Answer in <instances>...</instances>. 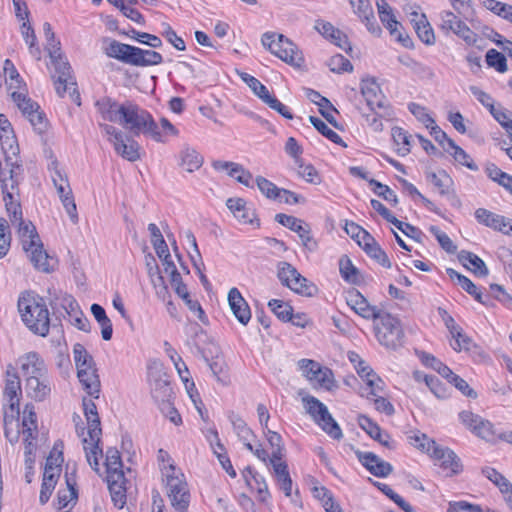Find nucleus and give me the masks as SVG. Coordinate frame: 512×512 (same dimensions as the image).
<instances>
[{
  "mask_svg": "<svg viewBox=\"0 0 512 512\" xmlns=\"http://www.w3.org/2000/svg\"><path fill=\"white\" fill-rule=\"evenodd\" d=\"M26 252L29 253L30 260L37 269L44 272L49 271V256L43 249V245L40 243V241L36 242L33 248L31 247L29 251Z\"/></svg>",
  "mask_w": 512,
  "mask_h": 512,
  "instance_id": "nucleus-44",
  "label": "nucleus"
},
{
  "mask_svg": "<svg viewBox=\"0 0 512 512\" xmlns=\"http://www.w3.org/2000/svg\"><path fill=\"white\" fill-rule=\"evenodd\" d=\"M309 121L317 131H319L323 136L328 138L330 141H332L335 144L346 147V144L343 142L342 138L335 131L330 129L324 121L315 116H310Z\"/></svg>",
  "mask_w": 512,
  "mask_h": 512,
  "instance_id": "nucleus-53",
  "label": "nucleus"
},
{
  "mask_svg": "<svg viewBox=\"0 0 512 512\" xmlns=\"http://www.w3.org/2000/svg\"><path fill=\"white\" fill-rule=\"evenodd\" d=\"M484 98L488 95L482 92V104L485 105L493 118L506 129L509 136H512V113L500 104L485 103Z\"/></svg>",
  "mask_w": 512,
  "mask_h": 512,
  "instance_id": "nucleus-33",
  "label": "nucleus"
},
{
  "mask_svg": "<svg viewBox=\"0 0 512 512\" xmlns=\"http://www.w3.org/2000/svg\"><path fill=\"white\" fill-rule=\"evenodd\" d=\"M392 137L395 144L399 147L398 153L402 156L407 155L411 149V136L403 128H392Z\"/></svg>",
  "mask_w": 512,
  "mask_h": 512,
  "instance_id": "nucleus-52",
  "label": "nucleus"
},
{
  "mask_svg": "<svg viewBox=\"0 0 512 512\" xmlns=\"http://www.w3.org/2000/svg\"><path fill=\"white\" fill-rule=\"evenodd\" d=\"M262 45L282 61L296 67H300L304 58L296 44L283 34L266 32L261 38Z\"/></svg>",
  "mask_w": 512,
  "mask_h": 512,
  "instance_id": "nucleus-5",
  "label": "nucleus"
},
{
  "mask_svg": "<svg viewBox=\"0 0 512 512\" xmlns=\"http://www.w3.org/2000/svg\"><path fill=\"white\" fill-rule=\"evenodd\" d=\"M508 432H502L498 430L491 422L482 420V439L490 442L496 443L498 440H503L506 442V435Z\"/></svg>",
  "mask_w": 512,
  "mask_h": 512,
  "instance_id": "nucleus-57",
  "label": "nucleus"
},
{
  "mask_svg": "<svg viewBox=\"0 0 512 512\" xmlns=\"http://www.w3.org/2000/svg\"><path fill=\"white\" fill-rule=\"evenodd\" d=\"M275 220L279 224L294 231V233H297L302 241V244L308 250L313 251L316 249V242L313 240L307 227L302 225V220L284 213L276 214Z\"/></svg>",
  "mask_w": 512,
  "mask_h": 512,
  "instance_id": "nucleus-18",
  "label": "nucleus"
},
{
  "mask_svg": "<svg viewBox=\"0 0 512 512\" xmlns=\"http://www.w3.org/2000/svg\"><path fill=\"white\" fill-rule=\"evenodd\" d=\"M359 426L374 440L378 441L381 445L393 449L394 442L388 433L383 432L379 425L373 422L369 417L365 415L358 416Z\"/></svg>",
  "mask_w": 512,
  "mask_h": 512,
  "instance_id": "nucleus-24",
  "label": "nucleus"
},
{
  "mask_svg": "<svg viewBox=\"0 0 512 512\" xmlns=\"http://www.w3.org/2000/svg\"><path fill=\"white\" fill-rule=\"evenodd\" d=\"M163 62V56L153 50H145L139 47L134 48L132 66L146 67L159 65Z\"/></svg>",
  "mask_w": 512,
  "mask_h": 512,
  "instance_id": "nucleus-37",
  "label": "nucleus"
},
{
  "mask_svg": "<svg viewBox=\"0 0 512 512\" xmlns=\"http://www.w3.org/2000/svg\"><path fill=\"white\" fill-rule=\"evenodd\" d=\"M271 311L283 322H289L293 308L286 302L279 299H272L268 302Z\"/></svg>",
  "mask_w": 512,
  "mask_h": 512,
  "instance_id": "nucleus-55",
  "label": "nucleus"
},
{
  "mask_svg": "<svg viewBox=\"0 0 512 512\" xmlns=\"http://www.w3.org/2000/svg\"><path fill=\"white\" fill-rule=\"evenodd\" d=\"M361 93L366 100L368 107L374 111L383 110L381 117H391L392 111L385 95L375 78L369 77L361 81Z\"/></svg>",
  "mask_w": 512,
  "mask_h": 512,
  "instance_id": "nucleus-11",
  "label": "nucleus"
},
{
  "mask_svg": "<svg viewBox=\"0 0 512 512\" xmlns=\"http://www.w3.org/2000/svg\"><path fill=\"white\" fill-rule=\"evenodd\" d=\"M66 486L67 487L65 489H60L57 493V504L59 509L67 507L77 498L74 480L66 477Z\"/></svg>",
  "mask_w": 512,
  "mask_h": 512,
  "instance_id": "nucleus-51",
  "label": "nucleus"
},
{
  "mask_svg": "<svg viewBox=\"0 0 512 512\" xmlns=\"http://www.w3.org/2000/svg\"><path fill=\"white\" fill-rule=\"evenodd\" d=\"M99 126L119 156L130 162L140 159V145L138 142L113 125L99 124Z\"/></svg>",
  "mask_w": 512,
  "mask_h": 512,
  "instance_id": "nucleus-8",
  "label": "nucleus"
},
{
  "mask_svg": "<svg viewBox=\"0 0 512 512\" xmlns=\"http://www.w3.org/2000/svg\"><path fill=\"white\" fill-rule=\"evenodd\" d=\"M20 31L25 43L28 45L30 54L39 60L41 57V50L37 44V37L30 21L21 23Z\"/></svg>",
  "mask_w": 512,
  "mask_h": 512,
  "instance_id": "nucleus-43",
  "label": "nucleus"
},
{
  "mask_svg": "<svg viewBox=\"0 0 512 512\" xmlns=\"http://www.w3.org/2000/svg\"><path fill=\"white\" fill-rule=\"evenodd\" d=\"M277 276L282 285L300 295L311 297L317 292V287L288 262H279Z\"/></svg>",
  "mask_w": 512,
  "mask_h": 512,
  "instance_id": "nucleus-9",
  "label": "nucleus"
},
{
  "mask_svg": "<svg viewBox=\"0 0 512 512\" xmlns=\"http://www.w3.org/2000/svg\"><path fill=\"white\" fill-rule=\"evenodd\" d=\"M63 307L66 312L72 317V324L79 330L88 332L90 330L89 320L79 310V305L72 296L63 298Z\"/></svg>",
  "mask_w": 512,
  "mask_h": 512,
  "instance_id": "nucleus-32",
  "label": "nucleus"
},
{
  "mask_svg": "<svg viewBox=\"0 0 512 512\" xmlns=\"http://www.w3.org/2000/svg\"><path fill=\"white\" fill-rule=\"evenodd\" d=\"M347 305L359 316L366 320H377L381 310L371 305L368 300L358 291L351 290L347 293Z\"/></svg>",
  "mask_w": 512,
  "mask_h": 512,
  "instance_id": "nucleus-16",
  "label": "nucleus"
},
{
  "mask_svg": "<svg viewBox=\"0 0 512 512\" xmlns=\"http://www.w3.org/2000/svg\"><path fill=\"white\" fill-rule=\"evenodd\" d=\"M50 169L52 170L51 179L57 190L59 198L70 195L72 193V189L69 185L68 178L58 169V162L56 160L52 161Z\"/></svg>",
  "mask_w": 512,
  "mask_h": 512,
  "instance_id": "nucleus-39",
  "label": "nucleus"
},
{
  "mask_svg": "<svg viewBox=\"0 0 512 512\" xmlns=\"http://www.w3.org/2000/svg\"><path fill=\"white\" fill-rule=\"evenodd\" d=\"M459 419L475 436L480 437V422L477 414L464 410L459 413Z\"/></svg>",
  "mask_w": 512,
  "mask_h": 512,
  "instance_id": "nucleus-61",
  "label": "nucleus"
},
{
  "mask_svg": "<svg viewBox=\"0 0 512 512\" xmlns=\"http://www.w3.org/2000/svg\"><path fill=\"white\" fill-rule=\"evenodd\" d=\"M433 447L430 456L434 458L445 477H452L462 472L463 466L460 458L449 448L439 446L437 443H430Z\"/></svg>",
  "mask_w": 512,
  "mask_h": 512,
  "instance_id": "nucleus-12",
  "label": "nucleus"
},
{
  "mask_svg": "<svg viewBox=\"0 0 512 512\" xmlns=\"http://www.w3.org/2000/svg\"><path fill=\"white\" fill-rule=\"evenodd\" d=\"M274 475L280 489L286 497H291L293 482L288 471V465H277Z\"/></svg>",
  "mask_w": 512,
  "mask_h": 512,
  "instance_id": "nucleus-48",
  "label": "nucleus"
},
{
  "mask_svg": "<svg viewBox=\"0 0 512 512\" xmlns=\"http://www.w3.org/2000/svg\"><path fill=\"white\" fill-rule=\"evenodd\" d=\"M482 223L495 231L502 232L505 235H511L512 231H510V227L512 220L502 215L482 209Z\"/></svg>",
  "mask_w": 512,
  "mask_h": 512,
  "instance_id": "nucleus-36",
  "label": "nucleus"
},
{
  "mask_svg": "<svg viewBox=\"0 0 512 512\" xmlns=\"http://www.w3.org/2000/svg\"><path fill=\"white\" fill-rule=\"evenodd\" d=\"M446 273L453 282L461 286V288L473 296L476 301L480 302V292L478 291L476 285L469 278L458 273L452 268H447Z\"/></svg>",
  "mask_w": 512,
  "mask_h": 512,
  "instance_id": "nucleus-42",
  "label": "nucleus"
},
{
  "mask_svg": "<svg viewBox=\"0 0 512 512\" xmlns=\"http://www.w3.org/2000/svg\"><path fill=\"white\" fill-rule=\"evenodd\" d=\"M328 66L334 73L352 72V63L341 54H336L328 60Z\"/></svg>",
  "mask_w": 512,
  "mask_h": 512,
  "instance_id": "nucleus-60",
  "label": "nucleus"
},
{
  "mask_svg": "<svg viewBox=\"0 0 512 512\" xmlns=\"http://www.w3.org/2000/svg\"><path fill=\"white\" fill-rule=\"evenodd\" d=\"M141 134L150 137L155 142L166 143L169 136H178L179 131L167 118H161L158 124L149 113Z\"/></svg>",
  "mask_w": 512,
  "mask_h": 512,
  "instance_id": "nucleus-14",
  "label": "nucleus"
},
{
  "mask_svg": "<svg viewBox=\"0 0 512 512\" xmlns=\"http://www.w3.org/2000/svg\"><path fill=\"white\" fill-rule=\"evenodd\" d=\"M313 421L318 426H320L321 429L331 438L335 440H340L343 438V433L340 426L332 417L327 407L322 409L321 413L316 417V419H313Z\"/></svg>",
  "mask_w": 512,
  "mask_h": 512,
  "instance_id": "nucleus-34",
  "label": "nucleus"
},
{
  "mask_svg": "<svg viewBox=\"0 0 512 512\" xmlns=\"http://www.w3.org/2000/svg\"><path fill=\"white\" fill-rule=\"evenodd\" d=\"M351 4L354 12L365 24L368 31L373 35L379 36L381 34V28L376 21L371 2H357V4L355 2H351Z\"/></svg>",
  "mask_w": 512,
  "mask_h": 512,
  "instance_id": "nucleus-25",
  "label": "nucleus"
},
{
  "mask_svg": "<svg viewBox=\"0 0 512 512\" xmlns=\"http://www.w3.org/2000/svg\"><path fill=\"white\" fill-rule=\"evenodd\" d=\"M50 58L54 67L52 78L54 79L57 94L60 97H64L65 93L68 92L71 99L80 105V95L77 91L76 81L71 76V66L61 56L60 51L55 54V57Z\"/></svg>",
  "mask_w": 512,
  "mask_h": 512,
  "instance_id": "nucleus-7",
  "label": "nucleus"
},
{
  "mask_svg": "<svg viewBox=\"0 0 512 512\" xmlns=\"http://www.w3.org/2000/svg\"><path fill=\"white\" fill-rule=\"evenodd\" d=\"M83 409L88 425V438L85 437L82 440L83 449L90 467L95 472H99V458L103 457V450L99 446L102 434L100 418L97 413L96 405L91 399H83Z\"/></svg>",
  "mask_w": 512,
  "mask_h": 512,
  "instance_id": "nucleus-3",
  "label": "nucleus"
},
{
  "mask_svg": "<svg viewBox=\"0 0 512 512\" xmlns=\"http://www.w3.org/2000/svg\"><path fill=\"white\" fill-rule=\"evenodd\" d=\"M377 320L379 322L376 324L375 330L379 343L392 350L401 347L403 345L404 332L399 319L390 313L381 311Z\"/></svg>",
  "mask_w": 512,
  "mask_h": 512,
  "instance_id": "nucleus-6",
  "label": "nucleus"
},
{
  "mask_svg": "<svg viewBox=\"0 0 512 512\" xmlns=\"http://www.w3.org/2000/svg\"><path fill=\"white\" fill-rule=\"evenodd\" d=\"M215 170L227 171L230 177L236 179L237 182L246 187H251L252 174L246 170L241 164L229 161L217 160L212 163Z\"/></svg>",
  "mask_w": 512,
  "mask_h": 512,
  "instance_id": "nucleus-22",
  "label": "nucleus"
},
{
  "mask_svg": "<svg viewBox=\"0 0 512 512\" xmlns=\"http://www.w3.org/2000/svg\"><path fill=\"white\" fill-rule=\"evenodd\" d=\"M256 184L261 193L269 199L276 200L281 197V188L263 176L256 177Z\"/></svg>",
  "mask_w": 512,
  "mask_h": 512,
  "instance_id": "nucleus-56",
  "label": "nucleus"
},
{
  "mask_svg": "<svg viewBox=\"0 0 512 512\" xmlns=\"http://www.w3.org/2000/svg\"><path fill=\"white\" fill-rule=\"evenodd\" d=\"M424 381L431 392L439 399L449 397L448 388L434 375H425Z\"/></svg>",
  "mask_w": 512,
  "mask_h": 512,
  "instance_id": "nucleus-59",
  "label": "nucleus"
},
{
  "mask_svg": "<svg viewBox=\"0 0 512 512\" xmlns=\"http://www.w3.org/2000/svg\"><path fill=\"white\" fill-rule=\"evenodd\" d=\"M355 368L359 376L366 382L367 397L376 396L377 392L382 390L383 381L377 376V374L370 368V366L362 359H359Z\"/></svg>",
  "mask_w": 512,
  "mask_h": 512,
  "instance_id": "nucleus-26",
  "label": "nucleus"
},
{
  "mask_svg": "<svg viewBox=\"0 0 512 512\" xmlns=\"http://www.w3.org/2000/svg\"><path fill=\"white\" fill-rule=\"evenodd\" d=\"M241 79L252 89L262 101L270 94L269 90L257 78L247 73L241 74Z\"/></svg>",
  "mask_w": 512,
  "mask_h": 512,
  "instance_id": "nucleus-62",
  "label": "nucleus"
},
{
  "mask_svg": "<svg viewBox=\"0 0 512 512\" xmlns=\"http://www.w3.org/2000/svg\"><path fill=\"white\" fill-rule=\"evenodd\" d=\"M14 190H17V181L13 179L12 176H10L9 179L2 177L3 200L9 214L10 222L13 226L18 228V234L23 249L29 251L36 242L40 241V238L32 222H25L23 220L20 204L14 198Z\"/></svg>",
  "mask_w": 512,
  "mask_h": 512,
  "instance_id": "nucleus-1",
  "label": "nucleus"
},
{
  "mask_svg": "<svg viewBox=\"0 0 512 512\" xmlns=\"http://www.w3.org/2000/svg\"><path fill=\"white\" fill-rule=\"evenodd\" d=\"M21 396V383L19 376L12 366H9L6 372V384L4 389V398L11 411L19 409Z\"/></svg>",
  "mask_w": 512,
  "mask_h": 512,
  "instance_id": "nucleus-20",
  "label": "nucleus"
},
{
  "mask_svg": "<svg viewBox=\"0 0 512 512\" xmlns=\"http://www.w3.org/2000/svg\"><path fill=\"white\" fill-rule=\"evenodd\" d=\"M376 4L381 22L389 30L390 34H395L401 23L396 20L392 8L388 2H376Z\"/></svg>",
  "mask_w": 512,
  "mask_h": 512,
  "instance_id": "nucleus-41",
  "label": "nucleus"
},
{
  "mask_svg": "<svg viewBox=\"0 0 512 512\" xmlns=\"http://www.w3.org/2000/svg\"><path fill=\"white\" fill-rule=\"evenodd\" d=\"M52 459L53 454L51 453L46 460L42 481L56 484L61 473V463L63 462L62 452H59L57 458H55V466H52Z\"/></svg>",
  "mask_w": 512,
  "mask_h": 512,
  "instance_id": "nucleus-45",
  "label": "nucleus"
},
{
  "mask_svg": "<svg viewBox=\"0 0 512 512\" xmlns=\"http://www.w3.org/2000/svg\"><path fill=\"white\" fill-rule=\"evenodd\" d=\"M355 455L358 461L376 477L385 478L393 471V467L389 462L384 461L373 452L357 450Z\"/></svg>",
  "mask_w": 512,
  "mask_h": 512,
  "instance_id": "nucleus-17",
  "label": "nucleus"
},
{
  "mask_svg": "<svg viewBox=\"0 0 512 512\" xmlns=\"http://www.w3.org/2000/svg\"><path fill=\"white\" fill-rule=\"evenodd\" d=\"M74 360L77 370L93 365L94 361L91 355L88 354L83 345L77 343L73 348Z\"/></svg>",
  "mask_w": 512,
  "mask_h": 512,
  "instance_id": "nucleus-64",
  "label": "nucleus"
},
{
  "mask_svg": "<svg viewBox=\"0 0 512 512\" xmlns=\"http://www.w3.org/2000/svg\"><path fill=\"white\" fill-rule=\"evenodd\" d=\"M423 363L426 366L431 367L435 371H437L443 378L449 379L453 375V371L436 357L430 354H425L423 357Z\"/></svg>",
  "mask_w": 512,
  "mask_h": 512,
  "instance_id": "nucleus-63",
  "label": "nucleus"
},
{
  "mask_svg": "<svg viewBox=\"0 0 512 512\" xmlns=\"http://www.w3.org/2000/svg\"><path fill=\"white\" fill-rule=\"evenodd\" d=\"M13 101L27 118L34 116L35 112L40 109L39 105L27 98L25 94L17 91L11 93Z\"/></svg>",
  "mask_w": 512,
  "mask_h": 512,
  "instance_id": "nucleus-47",
  "label": "nucleus"
},
{
  "mask_svg": "<svg viewBox=\"0 0 512 512\" xmlns=\"http://www.w3.org/2000/svg\"><path fill=\"white\" fill-rule=\"evenodd\" d=\"M96 107L104 120L119 124L125 103L119 104L109 97H104L96 102Z\"/></svg>",
  "mask_w": 512,
  "mask_h": 512,
  "instance_id": "nucleus-29",
  "label": "nucleus"
},
{
  "mask_svg": "<svg viewBox=\"0 0 512 512\" xmlns=\"http://www.w3.org/2000/svg\"><path fill=\"white\" fill-rule=\"evenodd\" d=\"M298 366L308 380L316 382L326 389L332 387L333 374L330 369L324 368L316 361L310 359H301L298 362Z\"/></svg>",
  "mask_w": 512,
  "mask_h": 512,
  "instance_id": "nucleus-15",
  "label": "nucleus"
},
{
  "mask_svg": "<svg viewBox=\"0 0 512 512\" xmlns=\"http://www.w3.org/2000/svg\"><path fill=\"white\" fill-rule=\"evenodd\" d=\"M228 303L233 315L242 324L247 325L251 319V310L240 291L233 287L228 292Z\"/></svg>",
  "mask_w": 512,
  "mask_h": 512,
  "instance_id": "nucleus-21",
  "label": "nucleus"
},
{
  "mask_svg": "<svg viewBox=\"0 0 512 512\" xmlns=\"http://www.w3.org/2000/svg\"><path fill=\"white\" fill-rule=\"evenodd\" d=\"M165 479L167 495L172 506L179 512H187L190 502V493L184 474L173 463L161 467Z\"/></svg>",
  "mask_w": 512,
  "mask_h": 512,
  "instance_id": "nucleus-4",
  "label": "nucleus"
},
{
  "mask_svg": "<svg viewBox=\"0 0 512 512\" xmlns=\"http://www.w3.org/2000/svg\"><path fill=\"white\" fill-rule=\"evenodd\" d=\"M148 382L150 394L158 408L166 403L174 401V392L167 374L161 366L149 367Z\"/></svg>",
  "mask_w": 512,
  "mask_h": 512,
  "instance_id": "nucleus-10",
  "label": "nucleus"
},
{
  "mask_svg": "<svg viewBox=\"0 0 512 512\" xmlns=\"http://www.w3.org/2000/svg\"><path fill=\"white\" fill-rule=\"evenodd\" d=\"M229 420L241 441L252 440L255 437L253 431L247 426L246 422L239 415L231 412L229 414Z\"/></svg>",
  "mask_w": 512,
  "mask_h": 512,
  "instance_id": "nucleus-50",
  "label": "nucleus"
},
{
  "mask_svg": "<svg viewBox=\"0 0 512 512\" xmlns=\"http://www.w3.org/2000/svg\"><path fill=\"white\" fill-rule=\"evenodd\" d=\"M486 63L489 67L494 68L499 73H504L507 71L506 57L504 54L495 49H490L486 53Z\"/></svg>",
  "mask_w": 512,
  "mask_h": 512,
  "instance_id": "nucleus-58",
  "label": "nucleus"
},
{
  "mask_svg": "<svg viewBox=\"0 0 512 512\" xmlns=\"http://www.w3.org/2000/svg\"><path fill=\"white\" fill-rule=\"evenodd\" d=\"M91 313L93 314L98 324L101 326L102 338L105 341H109L112 338L113 328L111 320L106 315V311L101 305L92 304Z\"/></svg>",
  "mask_w": 512,
  "mask_h": 512,
  "instance_id": "nucleus-40",
  "label": "nucleus"
},
{
  "mask_svg": "<svg viewBox=\"0 0 512 512\" xmlns=\"http://www.w3.org/2000/svg\"><path fill=\"white\" fill-rule=\"evenodd\" d=\"M18 310L26 326L35 334L49 332V311L43 299L33 293H24L18 300Z\"/></svg>",
  "mask_w": 512,
  "mask_h": 512,
  "instance_id": "nucleus-2",
  "label": "nucleus"
},
{
  "mask_svg": "<svg viewBox=\"0 0 512 512\" xmlns=\"http://www.w3.org/2000/svg\"><path fill=\"white\" fill-rule=\"evenodd\" d=\"M135 46L112 40L105 49V53L110 58H115L123 63L132 65Z\"/></svg>",
  "mask_w": 512,
  "mask_h": 512,
  "instance_id": "nucleus-35",
  "label": "nucleus"
},
{
  "mask_svg": "<svg viewBox=\"0 0 512 512\" xmlns=\"http://www.w3.org/2000/svg\"><path fill=\"white\" fill-rule=\"evenodd\" d=\"M107 485L114 506L122 509L126 504V479L124 474L106 476Z\"/></svg>",
  "mask_w": 512,
  "mask_h": 512,
  "instance_id": "nucleus-23",
  "label": "nucleus"
},
{
  "mask_svg": "<svg viewBox=\"0 0 512 512\" xmlns=\"http://www.w3.org/2000/svg\"><path fill=\"white\" fill-rule=\"evenodd\" d=\"M203 165V157L192 147L185 146L180 151V166L192 173Z\"/></svg>",
  "mask_w": 512,
  "mask_h": 512,
  "instance_id": "nucleus-38",
  "label": "nucleus"
},
{
  "mask_svg": "<svg viewBox=\"0 0 512 512\" xmlns=\"http://www.w3.org/2000/svg\"><path fill=\"white\" fill-rule=\"evenodd\" d=\"M148 115V111L141 109L138 105L130 101H127L125 102V107L122 111L119 125L128 130L132 135L138 136L141 134Z\"/></svg>",
  "mask_w": 512,
  "mask_h": 512,
  "instance_id": "nucleus-13",
  "label": "nucleus"
},
{
  "mask_svg": "<svg viewBox=\"0 0 512 512\" xmlns=\"http://www.w3.org/2000/svg\"><path fill=\"white\" fill-rule=\"evenodd\" d=\"M105 467L107 476L112 474H124L120 452L116 448H108L105 457Z\"/></svg>",
  "mask_w": 512,
  "mask_h": 512,
  "instance_id": "nucleus-46",
  "label": "nucleus"
},
{
  "mask_svg": "<svg viewBox=\"0 0 512 512\" xmlns=\"http://www.w3.org/2000/svg\"><path fill=\"white\" fill-rule=\"evenodd\" d=\"M411 17V23L419 39L427 45L434 44V32L427 21L426 16L424 14L413 12Z\"/></svg>",
  "mask_w": 512,
  "mask_h": 512,
  "instance_id": "nucleus-31",
  "label": "nucleus"
},
{
  "mask_svg": "<svg viewBox=\"0 0 512 512\" xmlns=\"http://www.w3.org/2000/svg\"><path fill=\"white\" fill-rule=\"evenodd\" d=\"M446 152L449 153L456 162L461 165L468 167L471 170H477V165L470 159V156L454 141L448 142V148H446Z\"/></svg>",
  "mask_w": 512,
  "mask_h": 512,
  "instance_id": "nucleus-49",
  "label": "nucleus"
},
{
  "mask_svg": "<svg viewBox=\"0 0 512 512\" xmlns=\"http://www.w3.org/2000/svg\"><path fill=\"white\" fill-rule=\"evenodd\" d=\"M77 377L83 389L92 397L98 398L100 393V380L93 365L77 370Z\"/></svg>",
  "mask_w": 512,
  "mask_h": 512,
  "instance_id": "nucleus-28",
  "label": "nucleus"
},
{
  "mask_svg": "<svg viewBox=\"0 0 512 512\" xmlns=\"http://www.w3.org/2000/svg\"><path fill=\"white\" fill-rule=\"evenodd\" d=\"M18 364L24 379L48 375L43 359L36 352H29L19 357Z\"/></svg>",
  "mask_w": 512,
  "mask_h": 512,
  "instance_id": "nucleus-19",
  "label": "nucleus"
},
{
  "mask_svg": "<svg viewBox=\"0 0 512 512\" xmlns=\"http://www.w3.org/2000/svg\"><path fill=\"white\" fill-rule=\"evenodd\" d=\"M340 273L344 280L347 282L358 284L359 283V271L353 265L352 261L348 256L341 257L339 261Z\"/></svg>",
  "mask_w": 512,
  "mask_h": 512,
  "instance_id": "nucleus-54",
  "label": "nucleus"
},
{
  "mask_svg": "<svg viewBox=\"0 0 512 512\" xmlns=\"http://www.w3.org/2000/svg\"><path fill=\"white\" fill-rule=\"evenodd\" d=\"M25 387L27 394L36 401H43L51 392V383L48 375L26 379Z\"/></svg>",
  "mask_w": 512,
  "mask_h": 512,
  "instance_id": "nucleus-27",
  "label": "nucleus"
},
{
  "mask_svg": "<svg viewBox=\"0 0 512 512\" xmlns=\"http://www.w3.org/2000/svg\"><path fill=\"white\" fill-rule=\"evenodd\" d=\"M482 474L504 494L507 505L512 511V484L494 468L487 467L482 469Z\"/></svg>",
  "mask_w": 512,
  "mask_h": 512,
  "instance_id": "nucleus-30",
  "label": "nucleus"
}]
</instances>
